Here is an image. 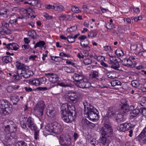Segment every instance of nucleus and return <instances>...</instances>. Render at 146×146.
<instances>
[{"mask_svg": "<svg viewBox=\"0 0 146 146\" xmlns=\"http://www.w3.org/2000/svg\"><path fill=\"white\" fill-rule=\"evenodd\" d=\"M84 106V114L90 120L94 121L99 118L98 112L94 106L91 105L86 101L82 102Z\"/></svg>", "mask_w": 146, "mask_h": 146, "instance_id": "f257e3e1", "label": "nucleus"}, {"mask_svg": "<svg viewBox=\"0 0 146 146\" xmlns=\"http://www.w3.org/2000/svg\"><path fill=\"white\" fill-rule=\"evenodd\" d=\"M11 105L7 100H0V113L5 115H8L11 112Z\"/></svg>", "mask_w": 146, "mask_h": 146, "instance_id": "f03ea898", "label": "nucleus"}, {"mask_svg": "<svg viewBox=\"0 0 146 146\" xmlns=\"http://www.w3.org/2000/svg\"><path fill=\"white\" fill-rule=\"evenodd\" d=\"M24 118H25L24 117ZM26 121L23 120L20 122L21 127L23 129L27 130L28 129L27 126L31 130H35L37 129V126L34 122V119L31 117L27 118Z\"/></svg>", "mask_w": 146, "mask_h": 146, "instance_id": "7ed1b4c3", "label": "nucleus"}, {"mask_svg": "<svg viewBox=\"0 0 146 146\" xmlns=\"http://www.w3.org/2000/svg\"><path fill=\"white\" fill-rule=\"evenodd\" d=\"M47 129L49 132L60 134L63 131V128L60 123L55 122L49 124L48 126Z\"/></svg>", "mask_w": 146, "mask_h": 146, "instance_id": "20e7f679", "label": "nucleus"}, {"mask_svg": "<svg viewBox=\"0 0 146 146\" xmlns=\"http://www.w3.org/2000/svg\"><path fill=\"white\" fill-rule=\"evenodd\" d=\"M61 109V113H64L65 112V113H66L68 114L72 115L73 113H74V115H75V107L71 104H64L62 105Z\"/></svg>", "mask_w": 146, "mask_h": 146, "instance_id": "39448f33", "label": "nucleus"}, {"mask_svg": "<svg viewBox=\"0 0 146 146\" xmlns=\"http://www.w3.org/2000/svg\"><path fill=\"white\" fill-rule=\"evenodd\" d=\"M45 107L44 102L42 100L38 102L34 108L35 113L39 116H42Z\"/></svg>", "mask_w": 146, "mask_h": 146, "instance_id": "423d86ee", "label": "nucleus"}, {"mask_svg": "<svg viewBox=\"0 0 146 146\" xmlns=\"http://www.w3.org/2000/svg\"><path fill=\"white\" fill-rule=\"evenodd\" d=\"M65 99L70 100L74 103L76 102L79 100V98L77 95V94L75 92L72 91L69 92L66 95Z\"/></svg>", "mask_w": 146, "mask_h": 146, "instance_id": "0eeeda50", "label": "nucleus"}, {"mask_svg": "<svg viewBox=\"0 0 146 146\" xmlns=\"http://www.w3.org/2000/svg\"><path fill=\"white\" fill-rule=\"evenodd\" d=\"M44 75L51 82L54 83L59 81V77L56 74L52 73H46L44 74Z\"/></svg>", "mask_w": 146, "mask_h": 146, "instance_id": "6e6552de", "label": "nucleus"}, {"mask_svg": "<svg viewBox=\"0 0 146 146\" xmlns=\"http://www.w3.org/2000/svg\"><path fill=\"white\" fill-rule=\"evenodd\" d=\"M76 85L82 88H87L91 86V84L88 80L84 78L80 81Z\"/></svg>", "mask_w": 146, "mask_h": 146, "instance_id": "1a4fd4ad", "label": "nucleus"}, {"mask_svg": "<svg viewBox=\"0 0 146 146\" xmlns=\"http://www.w3.org/2000/svg\"><path fill=\"white\" fill-rule=\"evenodd\" d=\"M72 77L74 80V83L76 85L80 81L83 79L84 76L82 72H77L74 73Z\"/></svg>", "mask_w": 146, "mask_h": 146, "instance_id": "9d476101", "label": "nucleus"}, {"mask_svg": "<svg viewBox=\"0 0 146 146\" xmlns=\"http://www.w3.org/2000/svg\"><path fill=\"white\" fill-rule=\"evenodd\" d=\"M61 113L62 114V119L65 122L68 123H71L74 119V118L72 115L68 114V113H65V112L64 113Z\"/></svg>", "mask_w": 146, "mask_h": 146, "instance_id": "9b49d317", "label": "nucleus"}, {"mask_svg": "<svg viewBox=\"0 0 146 146\" xmlns=\"http://www.w3.org/2000/svg\"><path fill=\"white\" fill-rule=\"evenodd\" d=\"M34 74L33 71L29 70L26 69L23 70L20 73H19V76L21 77L20 79H22V77L27 78L32 76Z\"/></svg>", "mask_w": 146, "mask_h": 146, "instance_id": "f8f14e48", "label": "nucleus"}, {"mask_svg": "<svg viewBox=\"0 0 146 146\" xmlns=\"http://www.w3.org/2000/svg\"><path fill=\"white\" fill-rule=\"evenodd\" d=\"M56 112L54 108L51 105L48 106L47 109L46 114L47 116L50 118L54 117L56 115Z\"/></svg>", "mask_w": 146, "mask_h": 146, "instance_id": "ddd939ff", "label": "nucleus"}, {"mask_svg": "<svg viewBox=\"0 0 146 146\" xmlns=\"http://www.w3.org/2000/svg\"><path fill=\"white\" fill-rule=\"evenodd\" d=\"M130 124L127 123L122 124L117 127V129L120 131L124 132L129 129L130 127Z\"/></svg>", "mask_w": 146, "mask_h": 146, "instance_id": "4468645a", "label": "nucleus"}, {"mask_svg": "<svg viewBox=\"0 0 146 146\" xmlns=\"http://www.w3.org/2000/svg\"><path fill=\"white\" fill-rule=\"evenodd\" d=\"M17 137L16 136L15 133H8L5 135V137L4 140L5 142L7 143H9L11 141L12 139H17Z\"/></svg>", "mask_w": 146, "mask_h": 146, "instance_id": "2eb2a0df", "label": "nucleus"}, {"mask_svg": "<svg viewBox=\"0 0 146 146\" xmlns=\"http://www.w3.org/2000/svg\"><path fill=\"white\" fill-rule=\"evenodd\" d=\"M20 86L18 85H10L6 87V90L7 92L9 93H13L16 90H18Z\"/></svg>", "mask_w": 146, "mask_h": 146, "instance_id": "dca6fc26", "label": "nucleus"}, {"mask_svg": "<svg viewBox=\"0 0 146 146\" xmlns=\"http://www.w3.org/2000/svg\"><path fill=\"white\" fill-rule=\"evenodd\" d=\"M22 11L24 12V13L28 14L29 15L28 17H30L32 19H33L36 16V15H34L35 12L31 7H29L27 9H24Z\"/></svg>", "mask_w": 146, "mask_h": 146, "instance_id": "f3484780", "label": "nucleus"}, {"mask_svg": "<svg viewBox=\"0 0 146 146\" xmlns=\"http://www.w3.org/2000/svg\"><path fill=\"white\" fill-rule=\"evenodd\" d=\"M121 62L123 65L131 67L133 64V61L129 60V58H125L121 60Z\"/></svg>", "mask_w": 146, "mask_h": 146, "instance_id": "a211bd4d", "label": "nucleus"}, {"mask_svg": "<svg viewBox=\"0 0 146 146\" xmlns=\"http://www.w3.org/2000/svg\"><path fill=\"white\" fill-rule=\"evenodd\" d=\"M121 107L120 111L122 113H126L129 111V107L126 103H121Z\"/></svg>", "mask_w": 146, "mask_h": 146, "instance_id": "6ab92c4d", "label": "nucleus"}, {"mask_svg": "<svg viewBox=\"0 0 146 146\" xmlns=\"http://www.w3.org/2000/svg\"><path fill=\"white\" fill-rule=\"evenodd\" d=\"M7 47L8 50H16L19 48V46L16 43H9L7 44Z\"/></svg>", "mask_w": 146, "mask_h": 146, "instance_id": "aec40b11", "label": "nucleus"}, {"mask_svg": "<svg viewBox=\"0 0 146 146\" xmlns=\"http://www.w3.org/2000/svg\"><path fill=\"white\" fill-rule=\"evenodd\" d=\"M139 138L144 143H146V127L139 135Z\"/></svg>", "mask_w": 146, "mask_h": 146, "instance_id": "412c9836", "label": "nucleus"}, {"mask_svg": "<svg viewBox=\"0 0 146 146\" xmlns=\"http://www.w3.org/2000/svg\"><path fill=\"white\" fill-rule=\"evenodd\" d=\"M29 83L30 85L37 86L40 85V81L38 78H33L29 80Z\"/></svg>", "mask_w": 146, "mask_h": 146, "instance_id": "4be33fe9", "label": "nucleus"}, {"mask_svg": "<svg viewBox=\"0 0 146 146\" xmlns=\"http://www.w3.org/2000/svg\"><path fill=\"white\" fill-rule=\"evenodd\" d=\"M89 41L88 40H86L85 43L82 44L81 46L84 50L85 51L84 53L85 52L88 53V52L90 51V48L89 46Z\"/></svg>", "mask_w": 146, "mask_h": 146, "instance_id": "5701e85b", "label": "nucleus"}, {"mask_svg": "<svg viewBox=\"0 0 146 146\" xmlns=\"http://www.w3.org/2000/svg\"><path fill=\"white\" fill-rule=\"evenodd\" d=\"M8 74L10 76H12L14 80H20L21 77L19 76V73L18 71H17L16 72L9 73Z\"/></svg>", "mask_w": 146, "mask_h": 146, "instance_id": "b1692460", "label": "nucleus"}, {"mask_svg": "<svg viewBox=\"0 0 146 146\" xmlns=\"http://www.w3.org/2000/svg\"><path fill=\"white\" fill-rule=\"evenodd\" d=\"M7 129L8 130H5L6 132L9 131L8 133H15L17 130V127L14 124H13V125L10 126Z\"/></svg>", "mask_w": 146, "mask_h": 146, "instance_id": "393cba45", "label": "nucleus"}, {"mask_svg": "<svg viewBox=\"0 0 146 146\" xmlns=\"http://www.w3.org/2000/svg\"><path fill=\"white\" fill-rule=\"evenodd\" d=\"M45 44V43L44 41L40 40L35 44L34 48H36L37 47H39L40 49H42Z\"/></svg>", "mask_w": 146, "mask_h": 146, "instance_id": "a878e982", "label": "nucleus"}, {"mask_svg": "<svg viewBox=\"0 0 146 146\" xmlns=\"http://www.w3.org/2000/svg\"><path fill=\"white\" fill-rule=\"evenodd\" d=\"M16 66L19 70H21V72L23 70H24L26 69V67L24 64H22L20 62H16Z\"/></svg>", "mask_w": 146, "mask_h": 146, "instance_id": "bb28decb", "label": "nucleus"}, {"mask_svg": "<svg viewBox=\"0 0 146 146\" xmlns=\"http://www.w3.org/2000/svg\"><path fill=\"white\" fill-rule=\"evenodd\" d=\"M3 62L6 64L11 62L12 61V58L8 56H4L2 58Z\"/></svg>", "mask_w": 146, "mask_h": 146, "instance_id": "cd10ccee", "label": "nucleus"}, {"mask_svg": "<svg viewBox=\"0 0 146 146\" xmlns=\"http://www.w3.org/2000/svg\"><path fill=\"white\" fill-rule=\"evenodd\" d=\"M80 34L78 33V34L75 35L74 36H73L72 35L68 36V38H69V39L68 40V42L70 43L74 42L75 41V39Z\"/></svg>", "mask_w": 146, "mask_h": 146, "instance_id": "c85d7f7f", "label": "nucleus"}, {"mask_svg": "<svg viewBox=\"0 0 146 146\" xmlns=\"http://www.w3.org/2000/svg\"><path fill=\"white\" fill-rule=\"evenodd\" d=\"M28 35L33 39H35L36 36V33L34 30L29 31L28 33Z\"/></svg>", "mask_w": 146, "mask_h": 146, "instance_id": "c756f323", "label": "nucleus"}, {"mask_svg": "<svg viewBox=\"0 0 146 146\" xmlns=\"http://www.w3.org/2000/svg\"><path fill=\"white\" fill-rule=\"evenodd\" d=\"M129 60H133V63L134 64H135V62H134L136 61H138V58H137V56L136 54H133L132 55H131V56H130L129 58Z\"/></svg>", "mask_w": 146, "mask_h": 146, "instance_id": "7c9ffc66", "label": "nucleus"}, {"mask_svg": "<svg viewBox=\"0 0 146 146\" xmlns=\"http://www.w3.org/2000/svg\"><path fill=\"white\" fill-rule=\"evenodd\" d=\"M8 125H6V123H7V121H4V130H8L7 129L9 127H10V126H11L13 125V124H14V123L11 121H10L9 120H8Z\"/></svg>", "mask_w": 146, "mask_h": 146, "instance_id": "2f4dec72", "label": "nucleus"}, {"mask_svg": "<svg viewBox=\"0 0 146 146\" xmlns=\"http://www.w3.org/2000/svg\"><path fill=\"white\" fill-rule=\"evenodd\" d=\"M89 75L90 78H96L98 76V72L96 71H94L91 72Z\"/></svg>", "mask_w": 146, "mask_h": 146, "instance_id": "473e14b6", "label": "nucleus"}, {"mask_svg": "<svg viewBox=\"0 0 146 146\" xmlns=\"http://www.w3.org/2000/svg\"><path fill=\"white\" fill-rule=\"evenodd\" d=\"M77 29V27L76 25H74L72 26L71 27L68 28L67 29V31L69 33L74 32L76 31Z\"/></svg>", "mask_w": 146, "mask_h": 146, "instance_id": "72a5a7b5", "label": "nucleus"}, {"mask_svg": "<svg viewBox=\"0 0 146 146\" xmlns=\"http://www.w3.org/2000/svg\"><path fill=\"white\" fill-rule=\"evenodd\" d=\"M110 63L111 64L110 67H111L114 69L117 70L119 67V65L118 62H111Z\"/></svg>", "mask_w": 146, "mask_h": 146, "instance_id": "f704fd0d", "label": "nucleus"}, {"mask_svg": "<svg viewBox=\"0 0 146 146\" xmlns=\"http://www.w3.org/2000/svg\"><path fill=\"white\" fill-rule=\"evenodd\" d=\"M140 112V110H139V109L136 108L132 110L131 113V116L133 117H135L138 115Z\"/></svg>", "mask_w": 146, "mask_h": 146, "instance_id": "c9c22d12", "label": "nucleus"}, {"mask_svg": "<svg viewBox=\"0 0 146 146\" xmlns=\"http://www.w3.org/2000/svg\"><path fill=\"white\" fill-rule=\"evenodd\" d=\"M78 39L80 41V44L81 45H82V44L84 43V41L85 40L86 41V40H88L86 36L84 35H82L79 36L78 38Z\"/></svg>", "mask_w": 146, "mask_h": 146, "instance_id": "e433bc0d", "label": "nucleus"}, {"mask_svg": "<svg viewBox=\"0 0 146 146\" xmlns=\"http://www.w3.org/2000/svg\"><path fill=\"white\" fill-rule=\"evenodd\" d=\"M10 98L12 102H17L19 99V97L16 94L11 95Z\"/></svg>", "mask_w": 146, "mask_h": 146, "instance_id": "4c0bfd02", "label": "nucleus"}, {"mask_svg": "<svg viewBox=\"0 0 146 146\" xmlns=\"http://www.w3.org/2000/svg\"><path fill=\"white\" fill-rule=\"evenodd\" d=\"M121 82L118 80H114L111 82V85L113 86L121 85Z\"/></svg>", "mask_w": 146, "mask_h": 146, "instance_id": "58836bf2", "label": "nucleus"}, {"mask_svg": "<svg viewBox=\"0 0 146 146\" xmlns=\"http://www.w3.org/2000/svg\"><path fill=\"white\" fill-rule=\"evenodd\" d=\"M54 9L59 11H64V7L61 5L54 6Z\"/></svg>", "mask_w": 146, "mask_h": 146, "instance_id": "ea45409f", "label": "nucleus"}, {"mask_svg": "<svg viewBox=\"0 0 146 146\" xmlns=\"http://www.w3.org/2000/svg\"><path fill=\"white\" fill-rule=\"evenodd\" d=\"M115 53L118 56H123L124 55L123 51L121 49H117L115 51Z\"/></svg>", "mask_w": 146, "mask_h": 146, "instance_id": "a19ab883", "label": "nucleus"}, {"mask_svg": "<svg viewBox=\"0 0 146 146\" xmlns=\"http://www.w3.org/2000/svg\"><path fill=\"white\" fill-rule=\"evenodd\" d=\"M132 86L135 88L138 87L139 85V82L137 80H133L131 82Z\"/></svg>", "mask_w": 146, "mask_h": 146, "instance_id": "79ce46f5", "label": "nucleus"}, {"mask_svg": "<svg viewBox=\"0 0 146 146\" xmlns=\"http://www.w3.org/2000/svg\"><path fill=\"white\" fill-rule=\"evenodd\" d=\"M97 35V33L96 32L91 31L88 34V37L89 38H92Z\"/></svg>", "mask_w": 146, "mask_h": 146, "instance_id": "37998d69", "label": "nucleus"}, {"mask_svg": "<svg viewBox=\"0 0 146 146\" xmlns=\"http://www.w3.org/2000/svg\"><path fill=\"white\" fill-rule=\"evenodd\" d=\"M16 146H27V145L24 141H20L16 143Z\"/></svg>", "mask_w": 146, "mask_h": 146, "instance_id": "c03bdc74", "label": "nucleus"}, {"mask_svg": "<svg viewBox=\"0 0 146 146\" xmlns=\"http://www.w3.org/2000/svg\"><path fill=\"white\" fill-rule=\"evenodd\" d=\"M92 62V60L89 58H85L83 60V63L86 65H88L91 64Z\"/></svg>", "mask_w": 146, "mask_h": 146, "instance_id": "a18cd8bd", "label": "nucleus"}, {"mask_svg": "<svg viewBox=\"0 0 146 146\" xmlns=\"http://www.w3.org/2000/svg\"><path fill=\"white\" fill-rule=\"evenodd\" d=\"M106 74L108 78L113 79L116 78V76L115 75L114 73L112 72H108L106 73Z\"/></svg>", "mask_w": 146, "mask_h": 146, "instance_id": "49530a36", "label": "nucleus"}, {"mask_svg": "<svg viewBox=\"0 0 146 146\" xmlns=\"http://www.w3.org/2000/svg\"><path fill=\"white\" fill-rule=\"evenodd\" d=\"M108 115L109 116L112 117L114 116L115 114V111L112 109H109L108 110Z\"/></svg>", "mask_w": 146, "mask_h": 146, "instance_id": "de8ad7c7", "label": "nucleus"}, {"mask_svg": "<svg viewBox=\"0 0 146 146\" xmlns=\"http://www.w3.org/2000/svg\"><path fill=\"white\" fill-rule=\"evenodd\" d=\"M116 119L117 122L123 121L124 120L123 115L120 114H118L117 116V117Z\"/></svg>", "mask_w": 146, "mask_h": 146, "instance_id": "09e8293b", "label": "nucleus"}, {"mask_svg": "<svg viewBox=\"0 0 146 146\" xmlns=\"http://www.w3.org/2000/svg\"><path fill=\"white\" fill-rule=\"evenodd\" d=\"M9 27V24L8 23L6 22H4L2 23V28H4L7 30V31H10V30L8 29Z\"/></svg>", "mask_w": 146, "mask_h": 146, "instance_id": "8fccbe9b", "label": "nucleus"}, {"mask_svg": "<svg viewBox=\"0 0 146 146\" xmlns=\"http://www.w3.org/2000/svg\"><path fill=\"white\" fill-rule=\"evenodd\" d=\"M29 4L31 6L37 5L39 3L38 1L35 0H29Z\"/></svg>", "mask_w": 146, "mask_h": 146, "instance_id": "3c124183", "label": "nucleus"}, {"mask_svg": "<svg viewBox=\"0 0 146 146\" xmlns=\"http://www.w3.org/2000/svg\"><path fill=\"white\" fill-rule=\"evenodd\" d=\"M71 9L72 11L74 13H78L80 11V10L78 8L75 6H72Z\"/></svg>", "mask_w": 146, "mask_h": 146, "instance_id": "603ef678", "label": "nucleus"}, {"mask_svg": "<svg viewBox=\"0 0 146 146\" xmlns=\"http://www.w3.org/2000/svg\"><path fill=\"white\" fill-rule=\"evenodd\" d=\"M106 27L107 28L109 29H112L115 28L113 24L111 23H107Z\"/></svg>", "mask_w": 146, "mask_h": 146, "instance_id": "864d4df0", "label": "nucleus"}, {"mask_svg": "<svg viewBox=\"0 0 146 146\" xmlns=\"http://www.w3.org/2000/svg\"><path fill=\"white\" fill-rule=\"evenodd\" d=\"M38 79V80L40 81V85L41 84H45L46 82V79L44 77H40Z\"/></svg>", "mask_w": 146, "mask_h": 146, "instance_id": "5fc2aeb1", "label": "nucleus"}, {"mask_svg": "<svg viewBox=\"0 0 146 146\" xmlns=\"http://www.w3.org/2000/svg\"><path fill=\"white\" fill-rule=\"evenodd\" d=\"M84 54H85V55H83L81 53H78L77 54V56L79 59H83L84 58V56H88V53L87 52H85V53H84Z\"/></svg>", "mask_w": 146, "mask_h": 146, "instance_id": "6e6d98bb", "label": "nucleus"}, {"mask_svg": "<svg viewBox=\"0 0 146 146\" xmlns=\"http://www.w3.org/2000/svg\"><path fill=\"white\" fill-rule=\"evenodd\" d=\"M35 131V132L34 133V137L35 139L36 140H37V139H39V131L37 130V129L35 130H34Z\"/></svg>", "mask_w": 146, "mask_h": 146, "instance_id": "4d7b16f0", "label": "nucleus"}, {"mask_svg": "<svg viewBox=\"0 0 146 146\" xmlns=\"http://www.w3.org/2000/svg\"><path fill=\"white\" fill-rule=\"evenodd\" d=\"M145 104H146V97H143L139 104L140 106H143Z\"/></svg>", "mask_w": 146, "mask_h": 146, "instance_id": "13d9d810", "label": "nucleus"}, {"mask_svg": "<svg viewBox=\"0 0 146 146\" xmlns=\"http://www.w3.org/2000/svg\"><path fill=\"white\" fill-rule=\"evenodd\" d=\"M90 143L94 146H98V142L96 141L95 139H93L92 140H91Z\"/></svg>", "mask_w": 146, "mask_h": 146, "instance_id": "bf43d9fd", "label": "nucleus"}, {"mask_svg": "<svg viewBox=\"0 0 146 146\" xmlns=\"http://www.w3.org/2000/svg\"><path fill=\"white\" fill-rule=\"evenodd\" d=\"M7 30L1 27L0 28V33L2 35H5V34H8L7 32Z\"/></svg>", "mask_w": 146, "mask_h": 146, "instance_id": "052dcab7", "label": "nucleus"}, {"mask_svg": "<svg viewBox=\"0 0 146 146\" xmlns=\"http://www.w3.org/2000/svg\"><path fill=\"white\" fill-rule=\"evenodd\" d=\"M82 123L84 126H88L89 121L86 119H85L82 121Z\"/></svg>", "mask_w": 146, "mask_h": 146, "instance_id": "680f3d73", "label": "nucleus"}, {"mask_svg": "<svg viewBox=\"0 0 146 146\" xmlns=\"http://www.w3.org/2000/svg\"><path fill=\"white\" fill-rule=\"evenodd\" d=\"M67 15H61L59 17L60 20L61 21H64L66 20Z\"/></svg>", "mask_w": 146, "mask_h": 146, "instance_id": "e2e57ef3", "label": "nucleus"}, {"mask_svg": "<svg viewBox=\"0 0 146 146\" xmlns=\"http://www.w3.org/2000/svg\"><path fill=\"white\" fill-rule=\"evenodd\" d=\"M140 112L144 116H146V108L144 107L141 108H140Z\"/></svg>", "mask_w": 146, "mask_h": 146, "instance_id": "0e129e2a", "label": "nucleus"}, {"mask_svg": "<svg viewBox=\"0 0 146 146\" xmlns=\"http://www.w3.org/2000/svg\"><path fill=\"white\" fill-rule=\"evenodd\" d=\"M43 16L48 20H49L52 19V16L49 15L48 14L46 13H44L43 14Z\"/></svg>", "mask_w": 146, "mask_h": 146, "instance_id": "69168bd1", "label": "nucleus"}, {"mask_svg": "<svg viewBox=\"0 0 146 146\" xmlns=\"http://www.w3.org/2000/svg\"><path fill=\"white\" fill-rule=\"evenodd\" d=\"M17 22V19H11L9 21V23L12 25H16Z\"/></svg>", "mask_w": 146, "mask_h": 146, "instance_id": "338daca9", "label": "nucleus"}, {"mask_svg": "<svg viewBox=\"0 0 146 146\" xmlns=\"http://www.w3.org/2000/svg\"><path fill=\"white\" fill-rule=\"evenodd\" d=\"M109 59L111 62H117V59L115 57L111 56H110Z\"/></svg>", "mask_w": 146, "mask_h": 146, "instance_id": "774afa93", "label": "nucleus"}]
</instances>
